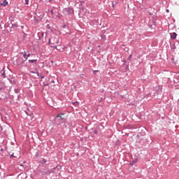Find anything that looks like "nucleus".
I'll list each match as a JSON object with an SVG mask.
<instances>
[{
    "label": "nucleus",
    "mask_w": 179,
    "mask_h": 179,
    "mask_svg": "<svg viewBox=\"0 0 179 179\" xmlns=\"http://www.w3.org/2000/svg\"><path fill=\"white\" fill-rule=\"evenodd\" d=\"M49 43L51 44V47L57 49V44L59 43V39L58 38V36H55L51 39H49Z\"/></svg>",
    "instance_id": "obj_1"
},
{
    "label": "nucleus",
    "mask_w": 179,
    "mask_h": 179,
    "mask_svg": "<svg viewBox=\"0 0 179 179\" xmlns=\"http://www.w3.org/2000/svg\"><path fill=\"white\" fill-rule=\"evenodd\" d=\"M51 15L55 18L61 19V17H62V15L58 13V9L57 8H53L52 10H51Z\"/></svg>",
    "instance_id": "obj_2"
},
{
    "label": "nucleus",
    "mask_w": 179,
    "mask_h": 179,
    "mask_svg": "<svg viewBox=\"0 0 179 179\" xmlns=\"http://www.w3.org/2000/svg\"><path fill=\"white\" fill-rule=\"evenodd\" d=\"M63 13L64 15H71V14L73 13V9H72V8H64L63 10Z\"/></svg>",
    "instance_id": "obj_3"
},
{
    "label": "nucleus",
    "mask_w": 179,
    "mask_h": 179,
    "mask_svg": "<svg viewBox=\"0 0 179 179\" xmlns=\"http://www.w3.org/2000/svg\"><path fill=\"white\" fill-rule=\"evenodd\" d=\"M64 115H65V114L59 113L57 115L56 118L58 119V121H64V120H65V117H64Z\"/></svg>",
    "instance_id": "obj_4"
},
{
    "label": "nucleus",
    "mask_w": 179,
    "mask_h": 179,
    "mask_svg": "<svg viewBox=\"0 0 179 179\" xmlns=\"http://www.w3.org/2000/svg\"><path fill=\"white\" fill-rule=\"evenodd\" d=\"M176 37H177V34L176 33H173L172 35H171V38H172V40H175Z\"/></svg>",
    "instance_id": "obj_5"
},
{
    "label": "nucleus",
    "mask_w": 179,
    "mask_h": 179,
    "mask_svg": "<svg viewBox=\"0 0 179 179\" xmlns=\"http://www.w3.org/2000/svg\"><path fill=\"white\" fill-rule=\"evenodd\" d=\"M1 6H6L8 5V1L5 0L3 3H0Z\"/></svg>",
    "instance_id": "obj_6"
},
{
    "label": "nucleus",
    "mask_w": 179,
    "mask_h": 179,
    "mask_svg": "<svg viewBox=\"0 0 179 179\" xmlns=\"http://www.w3.org/2000/svg\"><path fill=\"white\" fill-rule=\"evenodd\" d=\"M1 78H5V71L2 70L1 71Z\"/></svg>",
    "instance_id": "obj_7"
},
{
    "label": "nucleus",
    "mask_w": 179,
    "mask_h": 179,
    "mask_svg": "<svg viewBox=\"0 0 179 179\" xmlns=\"http://www.w3.org/2000/svg\"><path fill=\"white\" fill-rule=\"evenodd\" d=\"M29 62H31V64H33V62H37V59L29 60Z\"/></svg>",
    "instance_id": "obj_8"
},
{
    "label": "nucleus",
    "mask_w": 179,
    "mask_h": 179,
    "mask_svg": "<svg viewBox=\"0 0 179 179\" xmlns=\"http://www.w3.org/2000/svg\"><path fill=\"white\" fill-rule=\"evenodd\" d=\"M25 3L24 4L25 5H29V0H24Z\"/></svg>",
    "instance_id": "obj_9"
},
{
    "label": "nucleus",
    "mask_w": 179,
    "mask_h": 179,
    "mask_svg": "<svg viewBox=\"0 0 179 179\" xmlns=\"http://www.w3.org/2000/svg\"><path fill=\"white\" fill-rule=\"evenodd\" d=\"M24 58H25V59H27V55L25 53L23 55Z\"/></svg>",
    "instance_id": "obj_10"
},
{
    "label": "nucleus",
    "mask_w": 179,
    "mask_h": 179,
    "mask_svg": "<svg viewBox=\"0 0 179 179\" xmlns=\"http://www.w3.org/2000/svg\"><path fill=\"white\" fill-rule=\"evenodd\" d=\"M13 157H15V155H13V153L11 155H10V159H12Z\"/></svg>",
    "instance_id": "obj_11"
},
{
    "label": "nucleus",
    "mask_w": 179,
    "mask_h": 179,
    "mask_svg": "<svg viewBox=\"0 0 179 179\" xmlns=\"http://www.w3.org/2000/svg\"><path fill=\"white\" fill-rule=\"evenodd\" d=\"M134 163H136V161H134V162H131V164H134Z\"/></svg>",
    "instance_id": "obj_12"
},
{
    "label": "nucleus",
    "mask_w": 179,
    "mask_h": 179,
    "mask_svg": "<svg viewBox=\"0 0 179 179\" xmlns=\"http://www.w3.org/2000/svg\"><path fill=\"white\" fill-rule=\"evenodd\" d=\"M29 57H30V54H28V55H27V58H29Z\"/></svg>",
    "instance_id": "obj_13"
},
{
    "label": "nucleus",
    "mask_w": 179,
    "mask_h": 179,
    "mask_svg": "<svg viewBox=\"0 0 179 179\" xmlns=\"http://www.w3.org/2000/svg\"><path fill=\"white\" fill-rule=\"evenodd\" d=\"M94 134H97V130H95V131H94Z\"/></svg>",
    "instance_id": "obj_14"
},
{
    "label": "nucleus",
    "mask_w": 179,
    "mask_h": 179,
    "mask_svg": "<svg viewBox=\"0 0 179 179\" xmlns=\"http://www.w3.org/2000/svg\"><path fill=\"white\" fill-rule=\"evenodd\" d=\"M166 13H169V9H167V10H166Z\"/></svg>",
    "instance_id": "obj_15"
},
{
    "label": "nucleus",
    "mask_w": 179,
    "mask_h": 179,
    "mask_svg": "<svg viewBox=\"0 0 179 179\" xmlns=\"http://www.w3.org/2000/svg\"><path fill=\"white\" fill-rule=\"evenodd\" d=\"M74 104H79L78 102H74Z\"/></svg>",
    "instance_id": "obj_16"
},
{
    "label": "nucleus",
    "mask_w": 179,
    "mask_h": 179,
    "mask_svg": "<svg viewBox=\"0 0 179 179\" xmlns=\"http://www.w3.org/2000/svg\"><path fill=\"white\" fill-rule=\"evenodd\" d=\"M131 57H132V55H129V58H131Z\"/></svg>",
    "instance_id": "obj_17"
},
{
    "label": "nucleus",
    "mask_w": 179,
    "mask_h": 179,
    "mask_svg": "<svg viewBox=\"0 0 179 179\" xmlns=\"http://www.w3.org/2000/svg\"><path fill=\"white\" fill-rule=\"evenodd\" d=\"M49 1V2H51V1H52V0H48Z\"/></svg>",
    "instance_id": "obj_18"
},
{
    "label": "nucleus",
    "mask_w": 179,
    "mask_h": 179,
    "mask_svg": "<svg viewBox=\"0 0 179 179\" xmlns=\"http://www.w3.org/2000/svg\"><path fill=\"white\" fill-rule=\"evenodd\" d=\"M0 131H1V127H0Z\"/></svg>",
    "instance_id": "obj_19"
}]
</instances>
